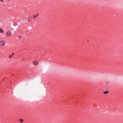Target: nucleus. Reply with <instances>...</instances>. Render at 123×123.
Listing matches in <instances>:
<instances>
[{
	"mask_svg": "<svg viewBox=\"0 0 123 123\" xmlns=\"http://www.w3.org/2000/svg\"><path fill=\"white\" fill-rule=\"evenodd\" d=\"M0 32L1 33H3L4 32L3 30L0 28Z\"/></svg>",
	"mask_w": 123,
	"mask_h": 123,
	"instance_id": "39448f33",
	"label": "nucleus"
},
{
	"mask_svg": "<svg viewBox=\"0 0 123 123\" xmlns=\"http://www.w3.org/2000/svg\"><path fill=\"white\" fill-rule=\"evenodd\" d=\"M12 56L11 55H10L9 56H8V58H11V57Z\"/></svg>",
	"mask_w": 123,
	"mask_h": 123,
	"instance_id": "6e6552de",
	"label": "nucleus"
},
{
	"mask_svg": "<svg viewBox=\"0 0 123 123\" xmlns=\"http://www.w3.org/2000/svg\"><path fill=\"white\" fill-rule=\"evenodd\" d=\"M14 53H12V55H12V56L13 55H14Z\"/></svg>",
	"mask_w": 123,
	"mask_h": 123,
	"instance_id": "1a4fd4ad",
	"label": "nucleus"
},
{
	"mask_svg": "<svg viewBox=\"0 0 123 123\" xmlns=\"http://www.w3.org/2000/svg\"><path fill=\"white\" fill-rule=\"evenodd\" d=\"M5 43V41H1L0 42V46H3Z\"/></svg>",
	"mask_w": 123,
	"mask_h": 123,
	"instance_id": "f03ea898",
	"label": "nucleus"
},
{
	"mask_svg": "<svg viewBox=\"0 0 123 123\" xmlns=\"http://www.w3.org/2000/svg\"><path fill=\"white\" fill-rule=\"evenodd\" d=\"M39 14H37L36 15L34 16L33 17V18L34 19H35L39 16Z\"/></svg>",
	"mask_w": 123,
	"mask_h": 123,
	"instance_id": "20e7f679",
	"label": "nucleus"
},
{
	"mask_svg": "<svg viewBox=\"0 0 123 123\" xmlns=\"http://www.w3.org/2000/svg\"><path fill=\"white\" fill-rule=\"evenodd\" d=\"M33 65L35 66L37 65L38 63V62L37 61H33Z\"/></svg>",
	"mask_w": 123,
	"mask_h": 123,
	"instance_id": "7ed1b4c3",
	"label": "nucleus"
},
{
	"mask_svg": "<svg viewBox=\"0 0 123 123\" xmlns=\"http://www.w3.org/2000/svg\"><path fill=\"white\" fill-rule=\"evenodd\" d=\"M21 37V36H19V38H20Z\"/></svg>",
	"mask_w": 123,
	"mask_h": 123,
	"instance_id": "9b49d317",
	"label": "nucleus"
},
{
	"mask_svg": "<svg viewBox=\"0 0 123 123\" xmlns=\"http://www.w3.org/2000/svg\"><path fill=\"white\" fill-rule=\"evenodd\" d=\"M19 121H20V122L21 123H22L23 122V119H19Z\"/></svg>",
	"mask_w": 123,
	"mask_h": 123,
	"instance_id": "0eeeda50",
	"label": "nucleus"
},
{
	"mask_svg": "<svg viewBox=\"0 0 123 123\" xmlns=\"http://www.w3.org/2000/svg\"><path fill=\"white\" fill-rule=\"evenodd\" d=\"M11 35V32L9 30L6 33V35L7 37H10Z\"/></svg>",
	"mask_w": 123,
	"mask_h": 123,
	"instance_id": "f257e3e1",
	"label": "nucleus"
},
{
	"mask_svg": "<svg viewBox=\"0 0 123 123\" xmlns=\"http://www.w3.org/2000/svg\"><path fill=\"white\" fill-rule=\"evenodd\" d=\"M0 1L2 2L3 1V0H0Z\"/></svg>",
	"mask_w": 123,
	"mask_h": 123,
	"instance_id": "9d476101",
	"label": "nucleus"
},
{
	"mask_svg": "<svg viewBox=\"0 0 123 123\" xmlns=\"http://www.w3.org/2000/svg\"><path fill=\"white\" fill-rule=\"evenodd\" d=\"M109 92L108 91H104L103 92V93L105 94H106Z\"/></svg>",
	"mask_w": 123,
	"mask_h": 123,
	"instance_id": "423d86ee",
	"label": "nucleus"
}]
</instances>
